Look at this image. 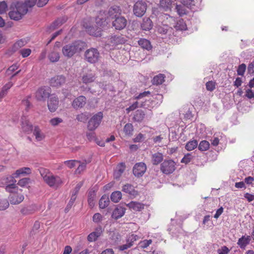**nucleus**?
<instances>
[{
	"label": "nucleus",
	"mask_w": 254,
	"mask_h": 254,
	"mask_svg": "<svg viewBox=\"0 0 254 254\" xmlns=\"http://www.w3.org/2000/svg\"><path fill=\"white\" fill-rule=\"evenodd\" d=\"M5 190L10 193L9 196L11 204H17L21 203L24 199V195L22 194V190L18 188L15 184L16 180L12 176L6 177L5 179Z\"/></svg>",
	"instance_id": "nucleus-1"
},
{
	"label": "nucleus",
	"mask_w": 254,
	"mask_h": 254,
	"mask_svg": "<svg viewBox=\"0 0 254 254\" xmlns=\"http://www.w3.org/2000/svg\"><path fill=\"white\" fill-rule=\"evenodd\" d=\"M96 24L89 26L84 23L83 27L90 35L95 37H100L102 35V28L107 24L105 12L100 11L99 15L95 19Z\"/></svg>",
	"instance_id": "nucleus-2"
},
{
	"label": "nucleus",
	"mask_w": 254,
	"mask_h": 254,
	"mask_svg": "<svg viewBox=\"0 0 254 254\" xmlns=\"http://www.w3.org/2000/svg\"><path fill=\"white\" fill-rule=\"evenodd\" d=\"M39 171L44 182L49 187L57 189L64 184V182L61 177L54 175L48 170L41 168Z\"/></svg>",
	"instance_id": "nucleus-3"
},
{
	"label": "nucleus",
	"mask_w": 254,
	"mask_h": 254,
	"mask_svg": "<svg viewBox=\"0 0 254 254\" xmlns=\"http://www.w3.org/2000/svg\"><path fill=\"white\" fill-rule=\"evenodd\" d=\"M85 43L80 41H74L64 45L62 49L63 56L68 59L80 53L84 48Z\"/></svg>",
	"instance_id": "nucleus-4"
},
{
	"label": "nucleus",
	"mask_w": 254,
	"mask_h": 254,
	"mask_svg": "<svg viewBox=\"0 0 254 254\" xmlns=\"http://www.w3.org/2000/svg\"><path fill=\"white\" fill-rule=\"evenodd\" d=\"M11 10L9 12V17L14 20H18L26 14L28 9L24 5H21V2H17L16 3H12L11 5Z\"/></svg>",
	"instance_id": "nucleus-5"
},
{
	"label": "nucleus",
	"mask_w": 254,
	"mask_h": 254,
	"mask_svg": "<svg viewBox=\"0 0 254 254\" xmlns=\"http://www.w3.org/2000/svg\"><path fill=\"white\" fill-rule=\"evenodd\" d=\"M100 58L98 50L94 48L87 50L84 53L85 60L90 64L97 63Z\"/></svg>",
	"instance_id": "nucleus-6"
},
{
	"label": "nucleus",
	"mask_w": 254,
	"mask_h": 254,
	"mask_svg": "<svg viewBox=\"0 0 254 254\" xmlns=\"http://www.w3.org/2000/svg\"><path fill=\"white\" fill-rule=\"evenodd\" d=\"M103 118L102 112H98L89 120L87 125V128L89 131L95 130L100 125Z\"/></svg>",
	"instance_id": "nucleus-7"
},
{
	"label": "nucleus",
	"mask_w": 254,
	"mask_h": 254,
	"mask_svg": "<svg viewBox=\"0 0 254 254\" xmlns=\"http://www.w3.org/2000/svg\"><path fill=\"white\" fill-rule=\"evenodd\" d=\"M147 7V3L144 0H139L137 1L133 6V14L137 17H142L145 13Z\"/></svg>",
	"instance_id": "nucleus-8"
},
{
	"label": "nucleus",
	"mask_w": 254,
	"mask_h": 254,
	"mask_svg": "<svg viewBox=\"0 0 254 254\" xmlns=\"http://www.w3.org/2000/svg\"><path fill=\"white\" fill-rule=\"evenodd\" d=\"M160 170L165 174H171L176 170V163L172 160H164L161 165Z\"/></svg>",
	"instance_id": "nucleus-9"
},
{
	"label": "nucleus",
	"mask_w": 254,
	"mask_h": 254,
	"mask_svg": "<svg viewBox=\"0 0 254 254\" xmlns=\"http://www.w3.org/2000/svg\"><path fill=\"white\" fill-rule=\"evenodd\" d=\"M51 89L48 87L39 88L35 93V98L38 101H44L50 96Z\"/></svg>",
	"instance_id": "nucleus-10"
},
{
	"label": "nucleus",
	"mask_w": 254,
	"mask_h": 254,
	"mask_svg": "<svg viewBox=\"0 0 254 254\" xmlns=\"http://www.w3.org/2000/svg\"><path fill=\"white\" fill-rule=\"evenodd\" d=\"M146 166L144 163L139 162L136 163L133 168V173L138 178L143 176L146 171Z\"/></svg>",
	"instance_id": "nucleus-11"
},
{
	"label": "nucleus",
	"mask_w": 254,
	"mask_h": 254,
	"mask_svg": "<svg viewBox=\"0 0 254 254\" xmlns=\"http://www.w3.org/2000/svg\"><path fill=\"white\" fill-rule=\"evenodd\" d=\"M127 24V19L122 16H119L115 18L113 21V26L115 27L116 30H121L125 28Z\"/></svg>",
	"instance_id": "nucleus-12"
},
{
	"label": "nucleus",
	"mask_w": 254,
	"mask_h": 254,
	"mask_svg": "<svg viewBox=\"0 0 254 254\" xmlns=\"http://www.w3.org/2000/svg\"><path fill=\"white\" fill-rule=\"evenodd\" d=\"M59 99L55 95H52L48 101V107L51 112H54L59 106Z\"/></svg>",
	"instance_id": "nucleus-13"
},
{
	"label": "nucleus",
	"mask_w": 254,
	"mask_h": 254,
	"mask_svg": "<svg viewBox=\"0 0 254 254\" xmlns=\"http://www.w3.org/2000/svg\"><path fill=\"white\" fill-rule=\"evenodd\" d=\"M251 240V236L245 235L238 239L237 244L240 249L244 250L250 244Z\"/></svg>",
	"instance_id": "nucleus-14"
},
{
	"label": "nucleus",
	"mask_w": 254,
	"mask_h": 254,
	"mask_svg": "<svg viewBox=\"0 0 254 254\" xmlns=\"http://www.w3.org/2000/svg\"><path fill=\"white\" fill-rule=\"evenodd\" d=\"M162 24L166 26H171L175 23L176 19L170 15L163 13L161 14L159 18Z\"/></svg>",
	"instance_id": "nucleus-15"
},
{
	"label": "nucleus",
	"mask_w": 254,
	"mask_h": 254,
	"mask_svg": "<svg viewBox=\"0 0 254 254\" xmlns=\"http://www.w3.org/2000/svg\"><path fill=\"white\" fill-rule=\"evenodd\" d=\"M65 82V77L62 75H56L50 80V85L54 87H60Z\"/></svg>",
	"instance_id": "nucleus-16"
},
{
	"label": "nucleus",
	"mask_w": 254,
	"mask_h": 254,
	"mask_svg": "<svg viewBox=\"0 0 254 254\" xmlns=\"http://www.w3.org/2000/svg\"><path fill=\"white\" fill-rule=\"evenodd\" d=\"M21 129L22 131L27 134L31 132L33 128V126L29 121L25 117L21 118Z\"/></svg>",
	"instance_id": "nucleus-17"
},
{
	"label": "nucleus",
	"mask_w": 254,
	"mask_h": 254,
	"mask_svg": "<svg viewBox=\"0 0 254 254\" xmlns=\"http://www.w3.org/2000/svg\"><path fill=\"white\" fill-rule=\"evenodd\" d=\"M86 103V98L84 96H79L74 99L72 103V106L75 109L82 108Z\"/></svg>",
	"instance_id": "nucleus-18"
},
{
	"label": "nucleus",
	"mask_w": 254,
	"mask_h": 254,
	"mask_svg": "<svg viewBox=\"0 0 254 254\" xmlns=\"http://www.w3.org/2000/svg\"><path fill=\"white\" fill-rule=\"evenodd\" d=\"M126 208L121 206H118L113 211L112 217L117 220L121 218L125 214Z\"/></svg>",
	"instance_id": "nucleus-19"
},
{
	"label": "nucleus",
	"mask_w": 254,
	"mask_h": 254,
	"mask_svg": "<svg viewBox=\"0 0 254 254\" xmlns=\"http://www.w3.org/2000/svg\"><path fill=\"white\" fill-rule=\"evenodd\" d=\"M122 10L120 7L117 5L111 6L108 11L109 16L112 19L116 18L121 14Z\"/></svg>",
	"instance_id": "nucleus-20"
},
{
	"label": "nucleus",
	"mask_w": 254,
	"mask_h": 254,
	"mask_svg": "<svg viewBox=\"0 0 254 254\" xmlns=\"http://www.w3.org/2000/svg\"><path fill=\"white\" fill-rule=\"evenodd\" d=\"M122 190L129 195L135 196L138 195V192L134 189V187L129 184H126L122 187Z\"/></svg>",
	"instance_id": "nucleus-21"
},
{
	"label": "nucleus",
	"mask_w": 254,
	"mask_h": 254,
	"mask_svg": "<svg viewBox=\"0 0 254 254\" xmlns=\"http://www.w3.org/2000/svg\"><path fill=\"white\" fill-rule=\"evenodd\" d=\"M127 206L134 211H140L144 208L145 205L141 202L132 201L127 204Z\"/></svg>",
	"instance_id": "nucleus-22"
},
{
	"label": "nucleus",
	"mask_w": 254,
	"mask_h": 254,
	"mask_svg": "<svg viewBox=\"0 0 254 254\" xmlns=\"http://www.w3.org/2000/svg\"><path fill=\"white\" fill-rule=\"evenodd\" d=\"M173 2V0H160L159 6L165 11H170L172 7Z\"/></svg>",
	"instance_id": "nucleus-23"
},
{
	"label": "nucleus",
	"mask_w": 254,
	"mask_h": 254,
	"mask_svg": "<svg viewBox=\"0 0 254 254\" xmlns=\"http://www.w3.org/2000/svg\"><path fill=\"white\" fill-rule=\"evenodd\" d=\"M126 169V165L124 163H120L116 167L114 172V177L116 179H119Z\"/></svg>",
	"instance_id": "nucleus-24"
},
{
	"label": "nucleus",
	"mask_w": 254,
	"mask_h": 254,
	"mask_svg": "<svg viewBox=\"0 0 254 254\" xmlns=\"http://www.w3.org/2000/svg\"><path fill=\"white\" fill-rule=\"evenodd\" d=\"M33 134L35 136V139L37 141H42L45 138V134L42 131L41 129L38 126L34 127Z\"/></svg>",
	"instance_id": "nucleus-25"
},
{
	"label": "nucleus",
	"mask_w": 254,
	"mask_h": 254,
	"mask_svg": "<svg viewBox=\"0 0 254 254\" xmlns=\"http://www.w3.org/2000/svg\"><path fill=\"white\" fill-rule=\"evenodd\" d=\"M31 169L29 167H22L15 171V173L13 174L14 176H12L14 179V177L17 178L20 175H28L31 174Z\"/></svg>",
	"instance_id": "nucleus-26"
},
{
	"label": "nucleus",
	"mask_w": 254,
	"mask_h": 254,
	"mask_svg": "<svg viewBox=\"0 0 254 254\" xmlns=\"http://www.w3.org/2000/svg\"><path fill=\"white\" fill-rule=\"evenodd\" d=\"M153 23L149 17H144L143 19L141 27L143 30L148 31L152 29Z\"/></svg>",
	"instance_id": "nucleus-27"
},
{
	"label": "nucleus",
	"mask_w": 254,
	"mask_h": 254,
	"mask_svg": "<svg viewBox=\"0 0 254 254\" xmlns=\"http://www.w3.org/2000/svg\"><path fill=\"white\" fill-rule=\"evenodd\" d=\"M60 53L58 50L53 49L48 55V59L52 63H56L59 61Z\"/></svg>",
	"instance_id": "nucleus-28"
},
{
	"label": "nucleus",
	"mask_w": 254,
	"mask_h": 254,
	"mask_svg": "<svg viewBox=\"0 0 254 254\" xmlns=\"http://www.w3.org/2000/svg\"><path fill=\"white\" fill-rule=\"evenodd\" d=\"M95 79V74L92 72H89L85 74L82 78V82L85 84L91 83Z\"/></svg>",
	"instance_id": "nucleus-29"
},
{
	"label": "nucleus",
	"mask_w": 254,
	"mask_h": 254,
	"mask_svg": "<svg viewBox=\"0 0 254 254\" xmlns=\"http://www.w3.org/2000/svg\"><path fill=\"white\" fill-rule=\"evenodd\" d=\"M176 30L183 31L187 29V26L183 19H181L172 25Z\"/></svg>",
	"instance_id": "nucleus-30"
},
{
	"label": "nucleus",
	"mask_w": 254,
	"mask_h": 254,
	"mask_svg": "<svg viewBox=\"0 0 254 254\" xmlns=\"http://www.w3.org/2000/svg\"><path fill=\"white\" fill-rule=\"evenodd\" d=\"M165 77L164 74L160 73L153 77L152 83L156 85L162 84L165 81Z\"/></svg>",
	"instance_id": "nucleus-31"
},
{
	"label": "nucleus",
	"mask_w": 254,
	"mask_h": 254,
	"mask_svg": "<svg viewBox=\"0 0 254 254\" xmlns=\"http://www.w3.org/2000/svg\"><path fill=\"white\" fill-rule=\"evenodd\" d=\"M151 159L152 163L157 165L163 161V155L161 153L157 152L152 154Z\"/></svg>",
	"instance_id": "nucleus-32"
},
{
	"label": "nucleus",
	"mask_w": 254,
	"mask_h": 254,
	"mask_svg": "<svg viewBox=\"0 0 254 254\" xmlns=\"http://www.w3.org/2000/svg\"><path fill=\"white\" fill-rule=\"evenodd\" d=\"M138 45L143 49L147 50H151L152 46L150 41L146 39L142 38L138 40Z\"/></svg>",
	"instance_id": "nucleus-33"
},
{
	"label": "nucleus",
	"mask_w": 254,
	"mask_h": 254,
	"mask_svg": "<svg viewBox=\"0 0 254 254\" xmlns=\"http://www.w3.org/2000/svg\"><path fill=\"white\" fill-rule=\"evenodd\" d=\"M145 114L141 110H137L134 115L133 119L134 121L141 122L144 119Z\"/></svg>",
	"instance_id": "nucleus-34"
},
{
	"label": "nucleus",
	"mask_w": 254,
	"mask_h": 254,
	"mask_svg": "<svg viewBox=\"0 0 254 254\" xmlns=\"http://www.w3.org/2000/svg\"><path fill=\"white\" fill-rule=\"evenodd\" d=\"M201 0H180L181 2L186 5L188 7L191 8L193 6H195L196 4L199 3Z\"/></svg>",
	"instance_id": "nucleus-35"
},
{
	"label": "nucleus",
	"mask_w": 254,
	"mask_h": 254,
	"mask_svg": "<svg viewBox=\"0 0 254 254\" xmlns=\"http://www.w3.org/2000/svg\"><path fill=\"white\" fill-rule=\"evenodd\" d=\"M110 203L109 198L106 195H103L99 202V207L104 209L107 207Z\"/></svg>",
	"instance_id": "nucleus-36"
},
{
	"label": "nucleus",
	"mask_w": 254,
	"mask_h": 254,
	"mask_svg": "<svg viewBox=\"0 0 254 254\" xmlns=\"http://www.w3.org/2000/svg\"><path fill=\"white\" fill-rule=\"evenodd\" d=\"M198 142L196 140H192L187 142L185 146V148L187 150L190 151L194 150L197 147Z\"/></svg>",
	"instance_id": "nucleus-37"
},
{
	"label": "nucleus",
	"mask_w": 254,
	"mask_h": 254,
	"mask_svg": "<svg viewBox=\"0 0 254 254\" xmlns=\"http://www.w3.org/2000/svg\"><path fill=\"white\" fill-rule=\"evenodd\" d=\"M122 194L120 191H115L111 195V199L114 202H118L122 198Z\"/></svg>",
	"instance_id": "nucleus-38"
},
{
	"label": "nucleus",
	"mask_w": 254,
	"mask_h": 254,
	"mask_svg": "<svg viewBox=\"0 0 254 254\" xmlns=\"http://www.w3.org/2000/svg\"><path fill=\"white\" fill-rule=\"evenodd\" d=\"M123 131L126 135H132L133 131V127L132 125L130 123L127 124L124 127Z\"/></svg>",
	"instance_id": "nucleus-39"
},
{
	"label": "nucleus",
	"mask_w": 254,
	"mask_h": 254,
	"mask_svg": "<svg viewBox=\"0 0 254 254\" xmlns=\"http://www.w3.org/2000/svg\"><path fill=\"white\" fill-rule=\"evenodd\" d=\"M89 118V114L87 112L81 113L76 116V120L80 122L85 123Z\"/></svg>",
	"instance_id": "nucleus-40"
},
{
	"label": "nucleus",
	"mask_w": 254,
	"mask_h": 254,
	"mask_svg": "<svg viewBox=\"0 0 254 254\" xmlns=\"http://www.w3.org/2000/svg\"><path fill=\"white\" fill-rule=\"evenodd\" d=\"M210 144L208 141L206 140H202L198 144V149L201 151L207 150L209 148Z\"/></svg>",
	"instance_id": "nucleus-41"
},
{
	"label": "nucleus",
	"mask_w": 254,
	"mask_h": 254,
	"mask_svg": "<svg viewBox=\"0 0 254 254\" xmlns=\"http://www.w3.org/2000/svg\"><path fill=\"white\" fill-rule=\"evenodd\" d=\"M176 9L178 14L181 16L187 14L188 12V11L186 8V5H184V4L177 5Z\"/></svg>",
	"instance_id": "nucleus-42"
},
{
	"label": "nucleus",
	"mask_w": 254,
	"mask_h": 254,
	"mask_svg": "<svg viewBox=\"0 0 254 254\" xmlns=\"http://www.w3.org/2000/svg\"><path fill=\"white\" fill-rule=\"evenodd\" d=\"M79 163H80V161L77 160H70L65 161L64 164L68 168L72 169L77 166Z\"/></svg>",
	"instance_id": "nucleus-43"
},
{
	"label": "nucleus",
	"mask_w": 254,
	"mask_h": 254,
	"mask_svg": "<svg viewBox=\"0 0 254 254\" xmlns=\"http://www.w3.org/2000/svg\"><path fill=\"white\" fill-rule=\"evenodd\" d=\"M77 168L75 171V174H80L82 172H83L86 168V162H81L78 163Z\"/></svg>",
	"instance_id": "nucleus-44"
},
{
	"label": "nucleus",
	"mask_w": 254,
	"mask_h": 254,
	"mask_svg": "<svg viewBox=\"0 0 254 254\" xmlns=\"http://www.w3.org/2000/svg\"><path fill=\"white\" fill-rule=\"evenodd\" d=\"M63 120L62 118L56 117L51 119L49 123L53 127H56L63 123Z\"/></svg>",
	"instance_id": "nucleus-45"
},
{
	"label": "nucleus",
	"mask_w": 254,
	"mask_h": 254,
	"mask_svg": "<svg viewBox=\"0 0 254 254\" xmlns=\"http://www.w3.org/2000/svg\"><path fill=\"white\" fill-rule=\"evenodd\" d=\"M192 159L193 156H192L191 153H187L185 155L184 157L182 159L181 162L187 164L189 163Z\"/></svg>",
	"instance_id": "nucleus-46"
},
{
	"label": "nucleus",
	"mask_w": 254,
	"mask_h": 254,
	"mask_svg": "<svg viewBox=\"0 0 254 254\" xmlns=\"http://www.w3.org/2000/svg\"><path fill=\"white\" fill-rule=\"evenodd\" d=\"M30 182V179L28 178H24L19 180L17 183V185L21 187H24L28 185Z\"/></svg>",
	"instance_id": "nucleus-47"
},
{
	"label": "nucleus",
	"mask_w": 254,
	"mask_h": 254,
	"mask_svg": "<svg viewBox=\"0 0 254 254\" xmlns=\"http://www.w3.org/2000/svg\"><path fill=\"white\" fill-rule=\"evenodd\" d=\"M216 82L213 81H209L206 83V88L209 91H213L216 87Z\"/></svg>",
	"instance_id": "nucleus-48"
},
{
	"label": "nucleus",
	"mask_w": 254,
	"mask_h": 254,
	"mask_svg": "<svg viewBox=\"0 0 254 254\" xmlns=\"http://www.w3.org/2000/svg\"><path fill=\"white\" fill-rule=\"evenodd\" d=\"M62 23L60 19L55 20L49 27V32L54 30L59 26L62 25Z\"/></svg>",
	"instance_id": "nucleus-49"
},
{
	"label": "nucleus",
	"mask_w": 254,
	"mask_h": 254,
	"mask_svg": "<svg viewBox=\"0 0 254 254\" xmlns=\"http://www.w3.org/2000/svg\"><path fill=\"white\" fill-rule=\"evenodd\" d=\"M246 70V65L245 64H242L239 65L237 70V74L239 75H244Z\"/></svg>",
	"instance_id": "nucleus-50"
},
{
	"label": "nucleus",
	"mask_w": 254,
	"mask_h": 254,
	"mask_svg": "<svg viewBox=\"0 0 254 254\" xmlns=\"http://www.w3.org/2000/svg\"><path fill=\"white\" fill-rule=\"evenodd\" d=\"M88 202L91 207H93L94 205V193L90 191L88 195Z\"/></svg>",
	"instance_id": "nucleus-51"
},
{
	"label": "nucleus",
	"mask_w": 254,
	"mask_h": 254,
	"mask_svg": "<svg viewBox=\"0 0 254 254\" xmlns=\"http://www.w3.org/2000/svg\"><path fill=\"white\" fill-rule=\"evenodd\" d=\"M30 96H28L26 99H24L22 101V104L25 107V110L28 111L31 106V104L29 100Z\"/></svg>",
	"instance_id": "nucleus-52"
},
{
	"label": "nucleus",
	"mask_w": 254,
	"mask_h": 254,
	"mask_svg": "<svg viewBox=\"0 0 254 254\" xmlns=\"http://www.w3.org/2000/svg\"><path fill=\"white\" fill-rule=\"evenodd\" d=\"M152 242L151 240H144L139 243L140 247L142 249H145L151 245Z\"/></svg>",
	"instance_id": "nucleus-53"
},
{
	"label": "nucleus",
	"mask_w": 254,
	"mask_h": 254,
	"mask_svg": "<svg viewBox=\"0 0 254 254\" xmlns=\"http://www.w3.org/2000/svg\"><path fill=\"white\" fill-rule=\"evenodd\" d=\"M103 216L99 213H96L93 216V221L95 223H99L102 221Z\"/></svg>",
	"instance_id": "nucleus-54"
},
{
	"label": "nucleus",
	"mask_w": 254,
	"mask_h": 254,
	"mask_svg": "<svg viewBox=\"0 0 254 254\" xmlns=\"http://www.w3.org/2000/svg\"><path fill=\"white\" fill-rule=\"evenodd\" d=\"M9 206V202L6 199L0 200V210H4Z\"/></svg>",
	"instance_id": "nucleus-55"
},
{
	"label": "nucleus",
	"mask_w": 254,
	"mask_h": 254,
	"mask_svg": "<svg viewBox=\"0 0 254 254\" xmlns=\"http://www.w3.org/2000/svg\"><path fill=\"white\" fill-rule=\"evenodd\" d=\"M36 1L37 0H26L24 3L21 2V4L25 5L28 9V7H33L35 4Z\"/></svg>",
	"instance_id": "nucleus-56"
},
{
	"label": "nucleus",
	"mask_w": 254,
	"mask_h": 254,
	"mask_svg": "<svg viewBox=\"0 0 254 254\" xmlns=\"http://www.w3.org/2000/svg\"><path fill=\"white\" fill-rule=\"evenodd\" d=\"M7 10V5L6 3L4 1L0 2V14L5 13Z\"/></svg>",
	"instance_id": "nucleus-57"
},
{
	"label": "nucleus",
	"mask_w": 254,
	"mask_h": 254,
	"mask_svg": "<svg viewBox=\"0 0 254 254\" xmlns=\"http://www.w3.org/2000/svg\"><path fill=\"white\" fill-rule=\"evenodd\" d=\"M19 53L23 58H26L30 55L31 50L30 49H23L21 50Z\"/></svg>",
	"instance_id": "nucleus-58"
},
{
	"label": "nucleus",
	"mask_w": 254,
	"mask_h": 254,
	"mask_svg": "<svg viewBox=\"0 0 254 254\" xmlns=\"http://www.w3.org/2000/svg\"><path fill=\"white\" fill-rule=\"evenodd\" d=\"M99 237L94 233L92 232L87 237V240L90 242H94Z\"/></svg>",
	"instance_id": "nucleus-59"
},
{
	"label": "nucleus",
	"mask_w": 254,
	"mask_h": 254,
	"mask_svg": "<svg viewBox=\"0 0 254 254\" xmlns=\"http://www.w3.org/2000/svg\"><path fill=\"white\" fill-rule=\"evenodd\" d=\"M219 254H228L230 252V250L225 246H223L221 249L217 251Z\"/></svg>",
	"instance_id": "nucleus-60"
},
{
	"label": "nucleus",
	"mask_w": 254,
	"mask_h": 254,
	"mask_svg": "<svg viewBox=\"0 0 254 254\" xmlns=\"http://www.w3.org/2000/svg\"><path fill=\"white\" fill-rule=\"evenodd\" d=\"M248 73L254 75V61L250 63L248 67Z\"/></svg>",
	"instance_id": "nucleus-61"
},
{
	"label": "nucleus",
	"mask_w": 254,
	"mask_h": 254,
	"mask_svg": "<svg viewBox=\"0 0 254 254\" xmlns=\"http://www.w3.org/2000/svg\"><path fill=\"white\" fill-rule=\"evenodd\" d=\"M86 136L87 139L89 141L93 140L96 138L95 133L93 131H90V132L86 133Z\"/></svg>",
	"instance_id": "nucleus-62"
},
{
	"label": "nucleus",
	"mask_w": 254,
	"mask_h": 254,
	"mask_svg": "<svg viewBox=\"0 0 254 254\" xmlns=\"http://www.w3.org/2000/svg\"><path fill=\"white\" fill-rule=\"evenodd\" d=\"M138 103L137 102H135L133 103L131 106H130L128 108L126 109V111L127 113H129L130 112L134 110L138 107Z\"/></svg>",
	"instance_id": "nucleus-63"
},
{
	"label": "nucleus",
	"mask_w": 254,
	"mask_h": 254,
	"mask_svg": "<svg viewBox=\"0 0 254 254\" xmlns=\"http://www.w3.org/2000/svg\"><path fill=\"white\" fill-rule=\"evenodd\" d=\"M244 196L249 202L254 200V194L247 192L244 194Z\"/></svg>",
	"instance_id": "nucleus-64"
}]
</instances>
